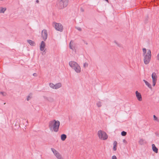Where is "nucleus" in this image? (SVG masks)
<instances>
[{
  "mask_svg": "<svg viewBox=\"0 0 159 159\" xmlns=\"http://www.w3.org/2000/svg\"><path fill=\"white\" fill-rule=\"evenodd\" d=\"M60 125V122L59 120H53L50 121L48 124L50 129L51 131H53L56 132H57Z\"/></svg>",
  "mask_w": 159,
  "mask_h": 159,
  "instance_id": "f257e3e1",
  "label": "nucleus"
},
{
  "mask_svg": "<svg viewBox=\"0 0 159 159\" xmlns=\"http://www.w3.org/2000/svg\"><path fill=\"white\" fill-rule=\"evenodd\" d=\"M68 0H57V6L60 9H62L66 7L68 3Z\"/></svg>",
  "mask_w": 159,
  "mask_h": 159,
  "instance_id": "f03ea898",
  "label": "nucleus"
},
{
  "mask_svg": "<svg viewBox=\"0 0 159 159\" xmlns=\"http://www.w3.org/2000/svg\"><path fill=\"white\" fill-rule=\"evenodd\" d=\"M70 67L74 70L77 73H79L81 72L80 66L75 61H70Z\"/></svg>",
  "mask_w": 159,
  "mask_h": 159,
  "instance_id": "7ed1b4c3",
  "label": "nucleus"
},
{
  "mask_svg": "<svg viewBox=\"0 0 159 159\" xmlns=\"http://www.w3.org/2000/svg\"><path fill=\"white\" fill-rule=\"evenodd\" d=\"M144 57V62L145 64H148L151 60V51L150 50L148 49L146 55H143Z\"/></svg>",
  "mask_w": 159,
  "mask_h": 159,
  "instance_id": "20e7f679",
  "label": "nucleus"
},
{
  "mask_svg": "<svg viewBox=\"0 0 159 159\" xmlns=\"http://www.w3.org/2000/svg\"><path fill=\"white\" fill-rule=\"evenodd\" d=\"M98 134L99 138L102 140H105L107 139L108 136L105 132L101 130L98 132Z\"/></svg>",
  "mask_w": 159,
  "mask_h": 159,
  "instance_id": "39448f33",
  "label": "nucleus"
},
{
  "mask_svg": "<svg viewBox=\"0 0 159 159\" xmlns=\"http://www.w3.org/2000/svg\"><path fill=\"white\" fill-rule=\"evenodd\" d=\"M77 49V44L75 43H73L72 41H70V49L72 51V54L73 55L76 53Z\"/></svg>",
  "mask_w": 159,
  "mask_h": 159,
  "instance_id": "423d86ee",
  "label": "nucleus"
},
{
  "mask_svg": "<svg viewBox=\"0 0 159 159\" xmlns=\"http://www.w3.org/2000/svg\"><path fill=\"white\" fill-rule=\"evenodd\" d=\"M54 27L57 30L61 32L62 31V26L60 23H54Z\"/></svg>",
  "mask_w": 159,
  "mask_h": 159,
  "instance_id": "0eeeda50",
  "label": "nucleus"
},
{
  "mask_svg": "<svg viewBox=\"0 0 159 159\" xmlns=\"http://www.w3.org/2000/svg\"><path fill=\"white\" fill-rule=\"evenodd\" d=\"M51 149L54 154V155L56 156L57 158L58 159H61V155L55 149L53 148H51Z\"/></svg>",
  "mask_w": 159,
  "mask_h": 159,
  "instance_id": "6e6552de",
  "label": "nucleus"
},
{
  "mask_svg": "<svg viewBox=\"0 0 159 159\" xmlns=\"http://www.w3.org/2000/svg\"><path fill=\"white\" fill-rule=\"evenodd\" d=\"M41 36L44 41H45L48 37V34L47 30L43 29L41 32Z\"/></svg>",
  "mask_w": 159,
  "mask_h": 159,
  "instance_id": "1a4fd4ad",
  "label": "nucleus"
},
{
  "mask_svg": "<svg viewBox=\"0 0 159 159\" xmlns=\"http://www.w3.org/2000/svg\"><path fill=\"white\" fill-rule=\"evenodd\" d=\"M152 85L153 86H154L156 84L157 80V76L155 73L153 72L152 73Z\"/></svg>",
  "mask_w": 159,
  "mask_h": 159,
  "instance_id": "9d476101",
  "label": "nucleus"
},
{
  "mask_svg": "<svg viewBox=\"0 0 159 159\" xmlns=\"http://www.w3.org/2000/svg\"><path fill=\"white\" fill-rule=\"evenodd\" d=\"M135 94L138 100L139 101H141L142 100V98L140 93H139L137 91H136L135 92Z\"/></svg>",
  "mask_w": 159,
  "mask_h": 159,
  "instance_id": "9b49d317",
  "label": "nucleus"
},
{
  "mask_svg": "<svg viewBox=\"0 0 159 159\" xmlns=\"http://www.w3.org/2000/svg\"><path fill=\"white\" fill-rule=\"evenodd\" d=\"M45 44L44 41H42L40 45V50L41 51H43L45 48Z\"/></svg>",
  "mask_w": 159,
  "mask_h": 159,
  "instance_id": "f8f14e48",
  "label": "nucleus"
},
{
  "mask_svg": "<svg viewBox=\"0 0 159 159\" xmlns=\"http://www.w3.org/2000/svg\"><path fill=\"white\" fill-rule=\"evenodd\" d=\"M152 149L153 152H155L156 153H157L158 152L157 148L156 147L154 144H152Z\"/></svg>",
  "mask_w": 159,
  "mask_h": 159,
  "instance_id": "ddd939ff",
  "label": "nucleus"
},
{
  "mask_svg": "<svg viewBox=\"0 0 159 159\" xmlns=\"http://www.w3.org/2000/svg\"><path fill=\"white\" fill-rule=\"evenodd\" d=\"M27 42L31 46H34L35 45V42L30 40H27Z\"/></svg>",
  "mask_w": 159,
  "mask_h": 159,
  "instance_id": "4468645a",
  "label": "nucleus"
},
{
  "mask_svg": "<svg viewBox=\"0 0 159 159\" xmlns=\"http://www.w3.org/2000/svg\"><path fill=\"white\" fill-rule=\"evenodd\" d=\"M143 81L145 83L146 85H147L149 88L151 89H152V87L151 86V85L148 81H147L146 80H143Z\"/></svg>",
  "mask_w": 159,
  "mask_h": 159,
  "instance_id": "2eb2a0df",
  "label": "nucleus"
},
{
  "mask_svg": "<svg viewBox=\"0 0 159 159\" xmlns=\"http://www.w3.org/2000/svg\"><path fill=\"white\" fill-rule=\"evenodd\" d=\"M44 98L45 99L51 102H52L54 100L52 98L50 97L48 98L46 97H44Z\"/></svg>",
  "mask_w": 159,
  "mask_h": 159,
  "instance_id": "dca6fc26",
  "label": "nucleus"
},
{
  "mask_svg": "<svg viewBox=\"0 0 159 159\" xmlns=\"http://www.w3.org/2000/svg\"><path fill=\"white\" fill-rule=\"evenodd\" d=\"M61 86V84L60 83H58L54 84V89H57L60 88Z\"/></svg>",
  "mask_w": 159,
  "mask_h": 159,
  "instance_id": "f3484780",
  "label": "nucleus"
},
{
  "mask_svg": "<svg viewBox=\"0 0 159 159\" xmlns=\"http://www.w3.org/2000/svg\"><path fill=\"white\" fill-rule=\"evenodd\" d=\"M66 137V135L64 134H62L61 136V139L62 141H63L65 140Z\"/></svg>",
  "mask_w": 159,
  "mask_h": 159,
  "instance_id": "a211bd4d",
  "label": "nucleus"
},
{
  "mask_svg": "<svg viewBox=\"0 0 159 159\" xmlns=\"http://www.w3.org/2000/svg\"><path fill=\"white\" fill-rule=\"evenodd\" d=\"M6 10V8L0 7V13H4Z\"/></svg>",
  "mask_w": 159,
  "mask_h": 159,
  "instance_id": "6ab92c4d",
  "label": "nucleus"
},
{
  "mask_svg": "<svg viewBox=\"0 0 159 159\" xmlns=\"http://www.w3.org/2000/svg\"><path fill=\"white\" fill-rule=\"evenodd\" d=\"M144 140L143 139H140L139 141V143L141 145L143 144L144 143Z\"/></svg>",
  "mask_w": 159,
  "mask_h": 159,
  "instance_id": "aec40b11",
  "label": "nucleus"
},
{
  "mask_svg": "<svg viewBox=\"0 0 159 159\" xmlns=\"http://www.w3.org/2000/svg\"><path fill=\"white\" fill-rule=\"evenodd\" d=\"M97 105L98 107H100L102 106V102L101 101H98L97 103Z\"/></svg>",
  "mask_w": 159,
  "mask_h": 159,
  "instance_id": "412c9836",
  "label": "nucleus"
},
{
  "mask_svg": "<svg viewBox=\"0 0 159 159\" xmlns=\"http://www.w3.org/2000/svg\"><path fill=\"white\" fill-rule=\"evenodd\" d=\"M49 86L53 89H54V84L52 83H50L49 84Z\"/></svg>",
  "mask_w": 159,
  "mask_h": 159,
  "instance_id": "4be33fe9",
  "label": "nucleus"
},
{
  "mask_svg": "<svg viewBox=\"0 0 159 159\" xmlns=\"http://www.w3.org/2000/svg\"><path fill=\"white\" fill-rule=\"evenodd\" d=\"M127 134L126 132L125 131H122L121 132V135L122 136H125Z\"/></svg>",
  "mask_w": 159,
  "mask_h": 159,
  "instance_id": "5701e85b",
  "label": "nucleus"
},
{
  "mask_svg": "<svg viewBox=\"0 0 159 159\" xmlns=\"http://www.w3.org/2000/svg\"><path fill=\"white\" fill-rule=\"evenodd\" d=\"M148 16H147L145 18L144 20V22L145 24H146L148 22Z\"/></svg>",
  "mask_w": 159,
  "mask_h": 159,
  "instance_id": "b1692460",
  "label": "nucleus"
},
{
  "mask_svg": "<svg viewBox=\"0 0 159 159\" xmlns=\"http://www.w3.org/2000/svg\"><path fill=\"white\" fill-rule=\"evenodd\" d=\"M153 116V118H154V120H155V121H158V122L159 121V120L158 119L157 117H156V116L155 115H154Z\"/></svg>",
  "mask_w": 159,
  "mask_h": 159,
  "instance_id": "393cba45",
  "label": "nucleus"
},
{
  "mask_svg": "<svg viewBox=\"0 0 159 159\" xmlns=\"http://www.w3.org/2000/svg\"><path fill=\"white\" fill-rule=\"evenodd\" d=\"M143 55H145L146 54V50L145 48H143Z\"/></svg>",
  "mask_w": 159,
  "mask_h": 159,
  "instance_id": "a878e982",
  "label": "nucleus"
},
{
  "mask_svg": "<svg viewBox=\"0 0 159 159\" xmlns=\"http://www.w3.org/2000/svg\"><path fill=\"white\" fill-rule=\"evenodd\" d=\"M0 93L2 94L3 96H5L6 95V93L4 92H0Z\"/></svg>",
  "mask_w": 159,
  "mask_h": 159,
  "instance_id": "bb28decb",
  "label": "nucleus"
},
{
  "mask_svg": "<svg viewBox=\"0 0 159 159\" xmlns=\"http://www.w3.org/2000/svg\"><path fill=\"white\" fill-rule=\"evenodd\" d=\"M114 43L117 45L118 47H121V44L117 43L116 41H114Z\"/></svg>",
  "mask_w": 159,
  "mask_h": 159,
  "instance_id": "cd10ccee",
  "label": "nucleus"
},
{
  "mask_svg": "<svg viewBox=\"0 0 159 159\" xmlns=\"http://www.w3.org/2000/svg\"><path fill=\"white\" fill-rule=\"evenodd\" d=\"M88 66V64L86 62L84 64V67H87Z\"/></svg>",
  "mask_w": 159,
  "mask_h": 159,
  "instance_id": "c85d7f7f",
  "label": "nucleus"
},
{
  "mask_svg": "<svg viewBox=\"0 0 159 159\" xmlns=\"http://www.w3.org/2000/svg\"><path fill=\"white\" fill-rule=\"evenodd\" d=\"M76 28L77 30H78L79 31H81L82 30L81 28L80 27H76Z\"/></svg>",
  "mask_w": 159,
  "mask_h": 159,
  "instance_id": "c756f323",
  "label": "nucleus"
},
{
  "mask_svg": "<svg viewBox=\"0 0 159 159\" xmlns=\"http://www.w3.org/2000/svg\"><path fill=\"white\" fill-rule=\"evenodd\" d=\"M113 150L116 151V146L114 145L113 146Z\"/></svg>",
  "mask_w": 159,
  "mask_h": 159,
  "instance_id": "7c9ffc66",
  "label": "nucleus"
},
{
  "mask_svg": "<svg viewBox=\"0 0 159 159\" xmlns=\"http://www.w3.org/2000/svg\"><path fill=\"white\" fill-rule=\"evenodd\" d=\"M112 159H117L116 156L114 155L112 157Z\"/></svg>",
  "mask_w": 159,
  "mask_h": 159,
  "instance_id": "2f4dec72",
  "label": "nucleus"
},
{
  "mask_svg": "<svg viewBox=\"0 0 159 159\" xmlns=\"http://www.w3.org/2000/svg\"><path fill=\"white\" fill-rule=\"evenodd\" d=\"M117 143L116 141H114V143H113V145H114L116 146L117 145Z\"/></svg>",
  "mask_w": 159,
  "mask_h": 159,
  "instance_id": "473e14b6",
  "label": "nucleus"
},
{
  "mask_svg": "<svg viewBox=\"0 0 159 159\" xmlns=\"http://www.w3.org/2000/svg\"><path fill=\"white\" fill-rule=\"evenodd\" d=\"M157 60L159 61V52L157 56Z\"/></svg>",
  "mask_w": 159,
  "mask_h": 159,
  "instance_id": "72a5a7b5",
  "label": "nucleus"
},
{
  "mask_svg": "<svg viewBox=\"0 0 159 159\" xmlns=\"http://www.w3.org/2000/svg\"><path fill=\"white\" fill-rule=\"evenodd\" d=\"M33 75L34 76H37V74L36 73H34Z\"/></svg>",
  "mask_w": 159,
  "mask_h": 159,
  "instance_id": "f704fd0d",
  "label": "nucleus"
},
{
  "mask_svg": "<svg viewBox=\"0 0 159 159\" xmlns=\"http://www.w3.org/2000/svg\"><path fill=\"white\" fill-rule=\"evenodd\" d=\"M123 143H127V142L126 141V140L125 139H124L123 140Z\"/></svg>",
  "mask_w": 159,
  "mask_h": 159,
  "instance_id": "c9c22d12",
  "label": "nucleus"
},
{
  "mask_svg": "<svg viewBox=\"0 0 159 159\" xmlns=\"http://www.w3.org/2000/svg\"><path fill=\"white\" fill-rule=\"evenodd\" d=\"M29 98H30V96H28L27 97V98H26L27 100V101H29Z\"/></svg>",
  "mask_w": 159,
  "mask_h": 159,
  "instance_id": "e433bc0d",
  "label": "nucleus"
},
{
  "mask_svg": "<svg viewBox=\"0 0 159 159\" xmlns=\"http://www.w3.org/2000/svg\"><path fill=\"white\" fill-rule=\"evenodd\" d=\"M155 134L157 136H158L159 137V134L158 133H156Z\"/></svg>",
  "mask_w": 159,
  "mask_h": 159,
  "instance_id": "4c0bfd02",
  "label": "nucleus"
},
{
  "mask_svg": "<svg viewBox=\"0 0 159 159\" xmlns=\"http://www.w3.org/2000/svg\"><path fill=\"white\" fill-rule=\"evenodd\" d=\"M80 10H81V11L82 12H83V11H84V9H83V8H82L80 9Z\"/></svg>",
  "mask_w": 159,
  "mask_h": 159,
  "instance_id": "58836bf2",
  "label": "nucleus"
},
{
  "mask_svg": "<svg viewBox=\"0 0 159 159\" xmlns=\"http://www.w3.org/2000/svg\"><path fill=\"white\" fill-rule=\"evenodd\" d=\"M36 2L37 3H38L39 2V1L38 0H36Z\"/></svg>",
  "mask_w": 159,
  "mask_h": 159,
  "instance_id": "ea45409f",
  "label": "nucleus"
},
{
  "mask_svg": "<svg viewBox=\"0 0 159 159\" xmlns=\"http://www.w3.org/2000/svg\"><path fill=\"white\" fill-rule=\"evenodd\" d=\"M69 47H70V43L69 44Z\"/></svg>",
  "mask_w": 159,
  "mask_h": 159,
  "instance_id": "a19ab883",
  "label": "nucleus"
},
{
  "mask_svg": "<svg viewBox=\"0 0 159 159\" xmlns=\"http://www.w3.org/2000/svg\"><path fill=\"white\" fill-rule=\"evenodd\" d=\"M69 64L70 65V62H69Z\"/></svg>",
  "mask_w": 159,
  "mask_h": 159,
  "instance_id": "79ce46f5",
  "label": "nucleus"
},
{
  "mask_svg": "<svg viewBox=\"0 0 159 159\" xmlns=\"http://www.w3.org/2000/svg\"><path fill=\"white\" fill-rule=\"evenodd\" d=\"M86 44H87V43H86Z\"/></svg>",
  "mask_w": 159,
  "mask_h": 159,
  "instance_id": "37998d69",
  "label": "nucleus"
}]
</instances>
